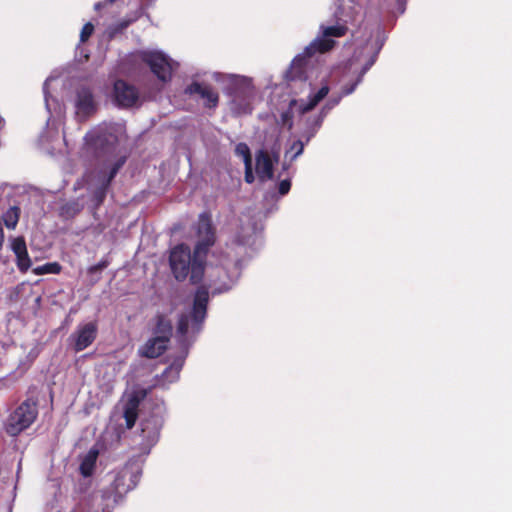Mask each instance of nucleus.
Masks as SVG:
<instances>
[{
	"label": "nucleus",
	"instance_id": "nucleus-1",
	"mask_svg": "<svg viewBox=\"0 0 512 512\" xmlns=\"http://www.w3.org/2000/svg\"><path fill=\"white\" fill-rule=\"evenodd\" d=\"M207 254H196V247L193 254L185 244L175 246L170 253L169 263L175 279L179 282L189 280L192 284L202 281L205 270V259Z\"/></svg>",
	"mask_w": 512,
	"mask_h": 512
},
{
	"label": "nucleus",
	"instance_id": "nucleus-2",
	"mask_svg": "<svg viewBox=\"0 0 512 512\" xmlns=\"http://www.w3.org/2000/svg\"><path fill=\"white\" fill-rule=\"evenodd\" d=\"M143 461L139 457H133L117 472L110 487L102 489L100 496L103 501H112L113 508L125 494L134 489L142 475ZM107 503L102 508L103 512H110Z\"/></svg>",
	"mask_w": 512,
	"mask_h": 512
},
{
	"label": "nucleus",
	"instance_id": "nucleus-3",
	"mask_svg": "<svg viewBox=\"0 0 512 512\" xmlns=\"http://www.w3.org/2000/svg\"><path fill=\"white\" fill-rule=\"evenodd\" d=\"M228 90V95L231 97V111L237 116L251 114L255 96L252 83L244 77L237 78L230 84Z\"/></svg>",
	"mask_w": 512,
	"mask_h": 512
},
{
	"label": "nucleus",
	"instance_id": "nucleus-4",
	"mask_svg": "<svg viewBox=\"0 0 512 512\" xmlns=\"http://www.w3.org/2000/svg\"><path fill=\"white\" fill-rule=\"evenodd\" d=\"M37 416V403L26 399L8 416L5 431L10 436H18L34 423Z\"/></svg>",
	"mask_w": 512,
	"mask_h": 512
},
{
	"label": "nucleus",
	"instance_id": "nucleus-5",
	"mask_svg": "<svg viewBox=\"0 0 512 512\" xmlns=\"http://www.w3.org/2000/svg\"><path fill=\"white\" fill-rule=\"evenodd\" d=\"M209 302V291L205 286L197 288L194 299L191 315L181 314L177 323V333L184 337L188 333L190 318L195 325L200 326L207 315V306Z\"/></svg>",
	"mask_w": 512,
	"mask_h": 512
},
{
	"label": "nucleus",
	"instance_id": "nucleus-6",
	"mask_svg": "<svg viewBox=\"0 0 512 512\" xmlns=\"http://www.w3.org/2000/svg\"><path fill=\"white\" fill-rule=\"evenodd\" d=\"M140 59L149 66L151 72L163 83L169 82L173 73V61L160 51H142Z\"/></svg>",
	"mask_w": 512,
	"mask_h": 512
},
{
	"label": "nucleus",
	"instance_id": "nucleus-7",
	"mask_svg": "<svg viewBox=\"0 0 512 512\" xmlns=\"http://www.w3.org/2000/svg\"><path fill=\"white\" fill-rule=\"evenodd\" d=\"M197 233L199 240L195 245L196 254H207L216 241L215 228L210 214L204 212L199 215Z\"/></svg>",
	"mask_w": 512,
	"mask_h": 512
},
{
	"label": "nucleus",
	"instance_id": "nucleus-8",
	"mask_svg": "<svg viewBox=\"0 0 512 512\" xmlns=\"http://www.w3.org/2000/svg\"><path fill=\"white\" fill-rule=\"evenodd\" d=\"M98 334V325L96 321L79 325L70 339L73 341V349L80 352L89 347L96 339Z\"/></svg>",
	"mask_w": 512,
	"mask_h": 512
},
{
	"label": "nucleus",
	"instance_id": "nucleus-9",
	"mask_svg": "<svg viewBox=\"0 0 512 512\" xmlns=\"http://www.w3.org/2000/svg\"><path fill=\"white\" fill-rule=\"evenodd\" d=\"M113 91L115 101L119 107H133L139 100L138 89L124 80H116L113 86Z\"/></svg>",
	"mask_w": 512,
	"mask_h": 512
},
{
	"label": "nucleus",
	"instance_id": "nucleus-10",
	"mask_svg": "<svg viewBox=\"0 0 512 512\" xmlns=\"http://www.w3.org/2000/svg\"><path fill=\"white\" fill-rule=\"evenodd\" d=\"M142 438L141 445L144 448H151L155 445L160 436V430L162 427V419L157 415H151L143 419L140 423Z\"/></svg>",
	"mask_w": 512,
	"mask_h": 512
},
{
	"label": "nucleus",
	"instance_id": "nucleus-11",
	"mask_svg": "<svg viewBox=\"0 0 512 512\" xmlns=\"http://www.w3.org/2000/svg\"><path fill=\"white\" fill-rule=\"evenodd\" d=\"M126 161L127 156L124 155L119 157L111 166L108 174H105L101 177L100 185L96 187L93 192V201L95 202L96 206H100L104 202L111 182L119 170L124 166Z\"/></svg>",
	"mask_w": 512,
	"mask_h": 512
},
{
	"label": "nucleus",
	"instance_id": "nucleus-12",
	"mask_svg": "<svg viewBox=\"0 0 512 512\" xmlns=\"http://www.w3.org/2000/svg\"><path fill=\"white\" fill-rule=\"evenodd\" d=\"M184 93L187 95L198 94L205 100L204 105L209 109H213L218 106L219 94L211 85L194 81L185 88Z\"/></svg>",
	"mask_w": 512,
	"mask_h": 512
},
{
	"label": "nucleus",
	"instance_id": "nucleus-13",
	"mask_svg": "<svg viewBox=\"0 0 512 512\" xmlns=\"http://www.w3.org/2000/svg\"><path fill=\"white\" fill-rule=\"evenodd\" d=\"M77 113L82 116H90L96 111L94 96L90 88L80 87L76 92Z\"/></svg>",
	"mask_w": 512,
	"mask_h": 512
},
{
	"label": "nucleus",
	"instance_id": "nucleus-14",
	"mask_svg": "<svg viewBox=\"0 0 512 512\" xmlns=\"http://www.w3.org/2000/svg\"><path fill=\"white\" fill-rule=\"evenodd\" d=\"M152 323L151 332L153 336L159 337L169 343L173 334V325L167 315L157 313L152 319Z\"/></svg>",
	"mask_w": 512,
	"mask_h": 512
},
{
	"label": "nucleus",
	"instance_id": "nucleus-15",
	"mask_svg": "<svg viewBox=\"0 0 512 512\" xmlns=\"http://www.w3.org/2000/svg\"><path fill=\"white\" fill-rule=\"evenodd\" d=\"M308 59L309 57L303 52L292 60L290 67L285 74V78L288 82L307 80L306 66Z\"/></svg>",
	"mask_w": 512,
	"mask_h": 512
},
{
	"label": "nucleus",
	"instance_id": "nucleus-16",
	"mask_svg": "<svg viewBox=\"0 0 512 512\" xmlns=\"http://www.w3.org/2000/svg\"><path fill=\"white\" fill-rule=\"evenodd\" d=\"M256 172L261 181L272 179L274 175L273 161L269 153L259 150L256 154Z\"/></svg>",
	"mask_w": 512,
	"mask_h": 512
},
{
	"label": "nucleus",
	"instance_id": "nucleus-17",
	"mask_svg": "<svg viewBox=\"0 0 512 512\" xmlns=\"http://www.w3.org/2000/svg\"><path fill=\"white\" fill-rule=\"evenodd\" d=\"M168 344L169 343L165 340L153 336L152 338L148 339L142 346L140 353L143 357L154 359L164 354L168 348Z\"/></svg>",
	"mask_w": 512,
	"mask_h": 512
},
{
	"label": "nucleus",
	"instance_id": "nucleus-18",
	"mask_svg": "<svg viewBox=\"0 0 512 512\" xmlns=\"http://www.w3.org/2000/svg\"><path fill=\"white\" fill-rule=\"evenodd\" d=\"M116 145L105 137H98L93 144V154L99 161L106 163L115 153Z\"/></svg>",
	"mask_w": 512,
	"mask_h": 512
},
{
	"label": "nucleus",
	"instance_id": "nucleus-19",
	"mask_svg": "<svg viewBox=\"0 0 512 512\" xmlns=\"http://www.w3.org/2000/svg\"><path fill=\"white\" fill-rule=\"evenodd\" d=\"M336 41L328 37H318L314 39L305 49L304 53L306 56L311 58L316 53H326L334 48Z\"/></svg>",
	"mask_w": 512,
	"mask_h": 512
},
{
	"label": "nucleus",
	"instance_id": "nucleus-20",
	"mask_svg": "<svg viewBox=\"0 0 512 512\" xmlns=\"http://www.w3.org/2000/svg\"><path fill=\"white\" fill-rule=\"evenodd\" d=\"M139 400L136 397L128 399L124 407L123 417L126 422L127 429H132L138 418Z\"/></svg>",
	"mask_w": 512,
	"mask_h": 512
},
{
	"label": "nucleus",
	"instance_id": "nucleus-21",
	"mask_svg": "<svg viewBox=\"0 0 512 512\" xmlns=\"http://www.w3.org/2000/svg\"><path fill=\"white\" fill-rule=\"evenodd\" d=\"M98 455L99 451L96 448H91L82 459L79 469L84 477H90L93 474Z\"/></svg>",
	"mask_w": 512,
	"mask_h": 512
},
{
	"label": "nucleus",
	"instance_id": "nucleus-22",
	"mask_svg": "<svg viewBox=\"0 0 512 512\" xmlns=\"http://www.w3.org/2000/svg\"><path fill=\"white\" fill-rule=\"evenodd\" d=\"M329 93V87L327 85L322 86L315 94L309 96V100L305 104H301L299 107L300 114H306L313 110L320 101H322Z\"/></svg>",
	"mask_w": 512,
	"mask_h": 512
},
{
	"label": "nucleus",
	"instance_id": "nucleus-23",
	"mask_svg": "<svg viewBox=\"0 0 512 512\" xmlns=\"http://www.w3.org/2000/svg\"><path fill=\"white\" fill-rule=\"evenodd\" d=\"M20 208L17 206L10 207L3 215L4 224L8 229H14L19 221Z\"/></svg>",
	"mask_w": 512,
	"mask_h": 512
},
{
	"label": "nucleus",
	"instance_id": "nucleus-24",
	"mask_svg": "<svg viewBox=\"0 0 512 512\" xmlns=\"http://www.w3.org/2000/svg\"><path fill=\"white\" fill-rule=\"evenodd\" d=\"M297 104L296 99H292L289 102V107L287 110L283 111L280 114V121L279 123L286 127L288 130H291L293 128V107Z\"/></svg>",
	"mask_w": 512,
	"mask_h": 512
},
{
	"label": "nucleus",
	"instance_id": "nucleus-25",
	"mask_svg": "<svg viewBox=\"0 0 512 512\" xmlns=\"http://www.w3.org/2000/svg\"><path fill=\"white\" fill-rule=\"evenodd\" d=\"M61 269L62 267L58 262H50L34 268L33 272L36 275L59 274Z\"/></svg>",
	"mask_w": 512,
	"mask_h": 512
},
{
	"label": "nucleus",
	"instance_id": "nucleus-26",
	"mask_svg": "<svg viewBox=\"0 0 512 512\" xmlns=\"http://www.w3.org/2000/svg\"><path fill=\"white\" fill-rule=\"evenodd\" d=\"M182 368V363H172L168 366L162 373L161 377L163 380H167L169 382L175 381L179 378V373Z\"/></svg>",
	"mask_w": 512,
	"mask_h": 512
},
{
	"label": "nucleus",
	"instance_id": "nucleus-27",
	"mask_svg": "<svg viewBox=\"0 0 512 512\" xmlns=\"http://www.w3.org/2000/svg\"><path fill=\"white\" fill-rule=\"evenodd\" d=\"M348 31V27L346 25H333L324 27L323 36L324 37H343L346 35Z\"/></svg>",
	"mask_w": 512,
	"mask_h": 512
},
{
	"label": "nucleus",
	"instance_id": "nucleus-28",
	"mask_svg": "<svg viewBox=\"0 0 512 512\" xmlns=\"http://www.w3.org/2000/svg\"><path fill=\"white\" fill-rule=\"evenodd\" d=\"M235 154L241 156L245 164L252 163V155L249 146L246 143H238L235 147Z\"/></svg>",
	"mask_w": 512,
	"mask_h": 512
},
{
	"label": "nucleus",
	"instance_id": "nucleus-29",
	"mask_svg": "<svg viewBox=\"0 0 512 512\" xmlns=\"http://www.w3.org/2000/svg\"><path fill=\"white\" fill-rule=\"evenodd\" d=\"M31 264V259L27 250L25 251V254L16 255V265L20 272L26 273L31 267Z\"/></svg>",
	"mask_w": 512,
	"mask_h": 512
},
{
	"label": "nucleus",
	"instance_id": "nucleus-30",
	"mask_svg": "<svg viewBox=\"0 0 512 512\" xmlns=\"http://www.w3.org/2000/svg\"><path fill=\"white\" fill-rule=\"evenodd\" d=\"M11 248L15 255L25 254L27 246L24 237L19 236L14 238L11 244Z\"/></svg>",
	"mask_w": 512,
	"mask_h": 512
},
{
	"label": "nucleus",
	"instance_id": "nucleus-31",
	"mask_svg": "<svg viewBox=\"0 0 512 512\" xmlns=\"http://www.w3.org/2000/svg\"><path fill=\"white\" fill-rule=\"evenodd\" d=\"M303 150L304 143L301 140L294 141L290 146V149L286 152V156L292 153V155L290 156V160L293 161L303 153Z\"/></svg>",
	"mask_w": 512,
	"mask_h": 512
},
{
	"label": "nucleus",
	"instance_id": "nucleus-32",
	"mask_svg": "<svg viewBox=\"0 0 512 512\" xmlns=\"http://www.w3.org/2000/svg\"><path fill=\"white\" fill-rule=\"evenodd\" d=\"M81 210V207L78 202H70L62 206L61 208V214L64 216L72 217L79 213Z\"/></svg>",
	"mask_w": 512,
	"mask_h": 512
},
{
	"label": "nucleus",
	"instance_id": "nucleus-33",
	"mask_svg": "<svg viewBox=\"0 0 512 512\" xmlns=\"http://www.w3.org/2000/svg\"><path fill=\"white\" fill-rule=\"evenodd\" d=\"M94 32V26L92 23L88 22L86 23L83 27H82V30H81V33H80V41L81 42H86L89 37L93 34Z\"/></svg>",
	"mask_w": 512,
	"mask_h": 512
},
{
	"label": "nucleus",
	"instance_id": "nucleus-34",
	"mask_svg": "<svg viewBox=\"0 0 512 512\" xmlns=\"http://www.w3.org/2000/svg\"><path fill=\"white\" fill-rule=\"evenodd\" d=\"M381 49V46L378 47L374 52L373 54L371 55V57L369 58V60L364 64V66L362 67L361 69V73H360V76H363L373 65L374 63L376 62V59L378 57V53H379V50Z\"/></svg>",
	"mask_w": 512,
	"mask_h": 512
},
{
	"label": "nucleus",
	"instance_id": "nucleus-35",
	"mask_svg": "<svg viewBox=\"0 0 512 512\" xmlns=\"http://www.w3.org/2000/svg\"><path fill=\"white\" fill-rule=\"evenodd\" d=\"M291 188V181L290 179H284L281 180L278 186V191L280 195H286Z\"/></svg>",
	"mask_w": 512,
	"mask_h": 512
},
{
	"label": "nucleus",
	"instance_id": "nucleus-36",
	"mask_svg": "<svg viewBox=\"0 0 512 512\" xmlns=\"http://www.w3.org/2000/svg\"><path fill=\"white\" fill-rule=\"evenodd\" d=\"M244 179L247 183L251 184L254 182L255 177L252 170V163L245 164V175Z\"/></svg>",
	"mask_w": 512,
	"mask_h": 512
},
{
	"label": "nucleus",
	"instance_id": "nucleus-37",
	"mask_svg": "<svg viewBox=\"0 0 512 512\" xmlns=\"http://www.w3.org/2000/svg\"><path fill=\"white\" fill-rule=\"evenodd\" d=\"M108 265V262L107 261H101L93 266H91L89 268V272L90 273H94V272H97V271H101L103 269H105Z\"/></svg>",
	"mask_w": 512,
	"mask_h": 512
},
{
	"label": "nucleus",
	"instance_id": "nucleus-38",
	"mask_svg": "<svg viewBox=\"0 0 512 512\" xmlns=\"http://www.w3.org/2000/svg\"><path fill=\"white\" fill-rule=\"evenodd\" d=\"M3 243H4V230H3L2 226L0 225V250L3 247Z\"/></svg>",
	"mask_w": 512,
	"mask_h": 512
},
{
	"label": "nucleus",
	"instance_id": "nucleus-39",
	"mask_svg": "<svg viewBox=\"0 0 512 512\" xmlns=\"http://www.w3.org/2000/svg\"><path fill=\"white\" fill-rule=\"evenodd\" d=\"M106 5V3H103V2H98L94 5V9L99 11L100 9H102L104 6Z\"/></svg>",
	"mask_w": 512,
	"mask_h": 512
},
{
	"label": "nucleus",
	"instance_id": "nucleus-40",
	"mask_svg": "<svg viewBox=\"0 0 512 512\" xmlns=\"http://www.w3.org/2000/svg\"><path fill=\"white\" fill-rule=\"evenodd\" d=\"M236 242H237L238 244H240V245L244 244V242H243L242 240H237Z\"/></svg>",
	"mask_w": 512,
	"mask_h": 512
},
{
	"label": "nucleus",
	"instance_id": "nucleus-41",
	"mask_svg": "<svg viewBox=\"0 0 512 512\" xmlns=\"http://www.w3.org/2000/svg\"><path fill=\"white\" fill-rule=\"evenodd\" d=\"M116 0H107L108 3H114Z\"/></svg>",
	"mask_w": 512,
	"mask_h": 512
},
{
	"label": "nucleus",
	"instance_id": "nucleus-42",
	"mask_svg": "<svg viewBox=\"0 0 512 512\" xmlns=\"http://www.w3.org/2000/svg\"><path fill=\"white\" fill-rule=\"evenodd\" d=\"M353 90H354V87H352L347 93H351V92H353Z\"/></svg>",
	"mask_w": 512,
	"mask_h": 512
}]
</instances>
